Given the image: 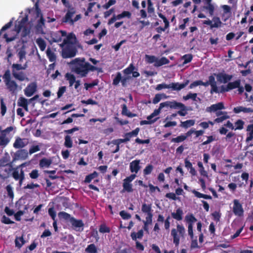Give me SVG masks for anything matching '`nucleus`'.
I'll use <instances>...</instances> for the list:
<instances>
[{
    "label": "nucleus",
    "instance_id": "obj_1",
    "mask_svg": "<svg viewBox=\"0 0 253 253\" xmlns=\"http://www.w3.org/2000/svg\"><path fill=\"white\" fill-rule=\"evenodd\" d=\"M27 18H23L21 21H17L15 23V30L10 31L4 34V38L7 42L13 41L17 34L20 33L21 36L25 37L30 33V24L27 23Z\"/></svg>",
    "mask_w": 253,
    "mask_h": 253
},
{
    "label": "nucleus",
    "instance_id": "obj_2",
    "mask_svg": "<svg viewBox=\"0 0 253 253\" xmlns=\"http://www.w3.org/2000/svg\"><path fill=\"white\" fill-rule=\"evenodd\" d=\"M71 64L72 65V70L81 77H85L89 71H100L101 69L91 65L89 63L85 62L84 58L75 59Z\"/></svg>",
    "mask_w": 253,
    "mask_h": 253
},
{
    "label": "nucleus",
    "instance_id": "obj_3",
    "mask_svg": "<svg viewBox=\"0 0 253 253\" xmlns=\"http://www.w3.org/2000/svg\"><path fill=\"white\" fill-rule=\"evenodd\" d=\"M185 234V229L181 224H177L176 228L171 229V236L173 238V242L175 246H178L180 238H184Z\"/></svg>",
    "mask_w": 253,
    "mask_h": 253
},
{
    "label": "nucleus",
    "instance_id": "obj_4",
    "mask_svg": "<svg viewBox=\"0 0 253 253\" xmlns=\"http://www.w3.org/2000/svg\"><path fill=\"white\" fill-rule=\"evenodd\" d=\"M75 13L76 10L74 8L69 7L65 17L63 19V21L64 22L68 23L71 25H73L75 22L80 20L82 17L81 14H78L74 18H73V16Z\"/></svg>",
    "mask_w": 253,
    "mask_h": 253
},
{
    "label": "nucleus",
    "instance_id": "obj_5",
    "mask_svg": "<svg viewBox=\"0 0 253 253\" xmlns=\"http://www.w3.org/2000/svg\"><path fill=\"white\" fill-rule=\"evenodd\" d=\"M241 81L236 80L233 82L229 83L226 86L223 87V91H228L230 90L238 88V92L239 94L242 93L244 91V88L240 85Z\"/></svg>",
    "mask_w": 253,
    "mask_h": 253
},
{
    "label": "nucleus",
    "instance_id": "obj_6",
    "mask_svg": "<svg viewBox=\"0 0 253 253\" xmlns=\"http://www.w3.org/2000/svg\"><path fill=\"white\" fill-rule=\"evenodd\" d=\"M141 211L146 215L145 224H151L152 222V210L151 205L143 204Z\"/></svg>",
    "mask_w": 253,
    "mask_h": 253
},
{
    "label": "nucleus",
    "instance_id": "obj_7",
    "mask_svg": "<svg viewBox=\"0 0 253 253\" xmlns=\"http://www.w3.org/2000/svg\"><path fill=\"white\" fill-rule=\"evenodd\" d=\"M204 5L201 7L202 11L212 16L216 8L215 5L211 2V0H204Z\"/></svg>",
    "mask_w": 253,
    "mask_h": 253
},
{
    "label": "nucleus",
    "instance_id": "obj_8",
    "mask_svg": "<svg viewBox=\"0 0 253 253\" xmlns=\"http://www.w3.org/2000/svg\"><path fill=\"white\" fill-rule=\"evenodd\" d=\"M131 13L128 11H123L121 13L117 15H114L109 20L108 24L111 25L117 20H120L124 18L129 19L131 17Z\"/></svg>",
    "mask_w": 253,
    "mask_h": 253
},
{
    "label": "nucleus",
    "instance_id": "obj_9",
    "mask_svg": "<svg viewBox=\"0 0 253 253\" xmlns=\"http://www.w3.org/2000/svg\"><path fill=\"white\" fill-rule=\"evenodd\" d=\"M233 212L238 216H242L244 214L243 208L238 200L235 199L233 201Z\"/></svg>",
    "mask_w": 253,
    "mask_h": 253
},
{
    "label": "nucleus",
    "instance_id": "obj_10",
    "mask_svg": "<svg viewBox=\"0 0 253 253\" xmlns=\"http://www.w3.org/2000/svg\"><path fill=\"white\" fill-rule=\"evenodd\" d=\"M37 88V84L36 82L31 83L24 89V94L27 97H31L35 93Z\"/></svg>",
    "mask_w": 253,
    "mask_h": 253
},
{
    "label": "nucleus",
    "instance_id": "obj_11",
    "mask_svg": "<svg viewBox=\"0 0 253 253\" xmlns=\"http://www.w3.org/2000/svg\"><path fill=\"white\" fill-rule=\"evenodd\" d=\"M36 13L37 17L39 18V19H38V24L36 26V31L39 34H45L43 30L44 28L43 19L42 17L40 12L38 10H37Z\"/></svg>",
    "mask_w": 253,
    "mask_h": 253
},
{
    "label": "nucleus",
    "instance_id": "obj_12",
    "mask_svg": "<svg viewBox=\"0 0 253 253\" xmlns=\"http://www.w3.org/2000/svg\"><path fill=\"white\" fill-rule=\"evenodd\" d=\"M160 108L163 109L165 107H169L171 108L177 109L178 108H183L184 105L181 103L176 102L175 101H166L161 103L160 104Z\"/></svg>",
    "mask_w": 253,
    "mask_h": 253
},
{
    "label": "nucleus",
    "instance_id": "obj_13",
    "mask_svg": "<svg viewBox=\"0 0 253 253\" xmlns=\"http://www.w3.org/2000/svg\"><path fill=\"white\" fill-rule=\"evenodd\" d=\"M66 36V32L60 31L51 34L52 40L50 42H59L63 41V38Z\"/></svg>",
    "mask_w": 253,
    "mask_h": 253
},
{
    "label": "nucleus",
    "instance_id": "obj_14",
    "mask_svg": "<svg viewBox=\"0 0 253 253\" xmlns=\"http://www.w3.org/2000/svg\"><path fill=\"white\" fill-rule=\"evenodd\" d=\"M224 106L222 102H219L216 104H212L211 106L206 108V111L208 112H215L221 111V110L224 109Z\"/></svg>",
    "mask_w": 253,
    "mask_h": 253
},
{
    "label": "nucleus",
    "instance_id": "obj_15",
    "mask_svg": "<svg viewBox=\"0 0 253 253\" xmlns=\"http://www.w3.org/2000/svg\"><path fill=\"white\" fill-rule=\"evenodd\" d=\"M5 84L7 89L12 93H16L18 89L20 90L21 89L13 80L8 81Z\"/></svg>",
    "mask_w": 253,
    "mask_h": 253
},
{
    "label": "nucleus",
    "instance_id": "obj_16",
    "mask_svg": "<svg viewBox=\"0 0 253 253\" xmlns=\"http://www.w3.org/2000/svg\"><path fill=\"white\" fill-rule=\"evenodd\" d=\"M70 222L74 228L78 231L83 230L84 223L81 220H77L74 217L70 218Z\"/></svg>",
    "mask_w": 253,
    "mask_h": 253
},
{
    "label": "nucleus",
    "instance_id": "obj_17",
    "mask_svg": "<svg viewBox=\"0 0 253 253\" xmlns=\"http://www.w3.org/2000/svg\"><path fill=\"white\" fill-rule=\"evenodd\" d=\"M218 82L221 83H226L232 78V76L224 73H220L216 75Z\"/></svg>",
    "mask_w": 253,
    "mask_h": 253
},
{
    "label": "nucleus",
    "instance_id": "obj_18",
    "mask_svg": "<svg viewBox=\"0 0 253 253\" xmlns=\"http://www.w3.org/2000/svg\"><path fill=\"white\" fill-rule=\"evenodd\" d=\"M15 159L17 160H25L28 157V152L25 149L17 151L14 154Z\"/></svg>",
    "mask_w": 253,
    "mask_h": 253
},
{
    "label": "nucleus",
    "instance_id": "obj_19",
    "mask_svg": "<svg viewBox=\"0 0 253 253\" xmlns=\"http://www.w3.org/2000/svg\"><path fill=\"white\" fill-rule=\"evenodd\" d=\"M140 161L135 160L132 161L129 164V169L131 172L137 173L141 169Z\"/></svg>",
    "mask_w": 253,
    "mask_h": 253
},
{
    "label": "nucleus",
    "instance_id": "obj_20",
    "mask_svg": "<svg viewBox=\"0 0 253 253\" xmlns=\"http://www.w3.org/2000/svg\"><path fill=\"white\" fill-rule=\"evenodd\" d=\"M28 144V141L27 139L18 137L13 143V147L15 148H21L26 146Z\"/></svg>",
    "mask_w": 253,
    "mask_h": 253
},
{
    "label": "nucleus",
    "instance_id": "obj_21",
    "mask_svg": "<svg viewBox=\"0 0 253 253\" xmlns=\"http://www.w3.org/2000/svg\"><path fill=\"white\" fill-rule=\"evenodd\" d=\"M216 116L217 118L214 120V122L217 123H221L229 118L227 113L223 111L217 112Z\"/></svg>",
    "mask_w": 253,
    "mask_h": 253
},
{
    "label": "nucleus",
    "instance_id": "obj_22",
    "mask_svg": "<svg viewBox=\"0 0 253 253\" xmlns=\"http://www.w3.org/2000/svg\"><path fill=\"white\" fill-rule=\"evenodd\" d=\"M75 35L73 33H70L68 35L66 33V36L63 38L62 45L66 44H72L76 41Z\"/></svg>",
    "mask_w": 253,
    "mask_h": 253
},
{
    "label": "nucleus",
    "instance_id": "obj_23",
    "mask_svg": "<svg viewBox=\"0 0 253 253\" xmlns=\"http://www.w3.org/2000/svg\"><path fill=\"white\" fill-rule=\"evenodd\" d=\"M76 54V51L75 49L64 48L62 50V56L64 58L72 57Z\"/></svg>",
    "mask_w": 253,
    "mask_h": 253
},
{
    "label": "nucleus",
    "instance_id": "obj_24",
    "mask_svg": "<svg viewBox=\"0 0 253 253\" xmlns=\"http://www.w3.org/2000/svg\"><path fill=\"white\" fill-rule=\"evenodd\" d=\"M233 110L235 113H239L240 112H243L244 113H253V109L251 108H247L244 106H237L235 107Z\"/></svg>",
    "mask_w": 253,
    "mask_h": 253
},
{
    "label": "nucleus",
    "instance_id": "obj_25",
    "mask_svg": "<svg viewBox=\"0 0 253 253\" xmlns=\"http://www.w3.org/2000/svg\"><path fill=\"white\" fill-rule=\"evenodd\" d=\"M13 76L16 79L20 81H26L28 82L29 81V78L23 72H13Z\"/></svg>",
    "mask_w": 253,
    "mask_h": 253
},
{
    "label": "nucleus",
    "instance_id": "obj_26",
    "mask_svg": "<svg viewBox=\"0 0 253 253\" xmlns=\"http://www.w3.org/2000/svg\"><path fill=\"white\" fill-rule=\"evenodd\" d=\"M183 212V211L180 209H177L175 212H173L171 213L172 217L178 221H180L182 219Z\"/></svg>",
    "mask_w": 253,
    "mask_h": 253
},
{
    "label": "nucleus",
    "instance_id": "obj_27",
    "mask_svg": "<svg viewBox=\"0 0 253 253\" xmlns=\"http://www.w3.org/2000/svg\"><path fill=\"white\" fill-rule=\"evenodd\" d=\"M18 105L22 107L26 111H28V100L23 97L19 98L17 102Z\"/></svg>",
    "mask_w": 253,
    "mask_h": 253
},
{
    "label": "nucleus",
    "instance_id": "obj_28",
    "mask_svg": "<svg viewBox=\"0 0 253 253\" xmlns=\"http://www.w3.org/2000/svg\"><path fill=\"white\" fill-rule=\"evenodd\" d=\"M188 84V82L185 83H171L169 84L170 88H172L173 90H180L186 86Z\"/></svg>",
    "mask_w": 253,
    "mask_h": 253
},
{
    "label": "nucleus",
    "instance_id": "obj_29",
    "mask_svg": "<svg viewBox=\"0 0 253 253\" xmlns=\"http://www.w3.org/2000/svg\"><path fill=\"white\" fill-rule=\"evenodd\" d=\"M247 137L246 141L249 142L253 139V125H249L247 128Z\"/></svg>",
    "mask_w": 253,
    "mask_h": 253
},
{
    "label": "nucleus",
    "instance_id": "obj_30",
    "mask_svg": "<svg viewBox=\"0 0 253 253\" xmlns=\"http://www.w3.org/2000/svg\"><path fill=\"white\" fill-rule=\"evenodd\" d=\"M211 28H219L221 26L222 22L220 18L216 16H214L211 20Z\"/></svg>",
    "mask_w": 253,
    "mask_h": 253
},
{
    "label": "nucleus",
    "instance_id": "obj_31",
    "mask_svg": "<svg viewBox=\"0 0 253 253\" xmlns=\"http://www.w3.org/2000/svg\"><path fill=\"white\" fill-rule=\"evenodd\" d=\"M169 60L166 57H162L161 58H157V61L154 65L155 67H160L162 65L168 64Z\"/></svg>",
    "mask_w": 253,
    "mask_h": 253
},
{
    "label": "nucleus",
    "instance_id": "obj_32",
    "mask_svg": "<svg viewBox=\"0 0 253 253\" xmlns=\"http://www.w3.org/2000/svg\"><path fill=\"white\" fill-rule=\"evenodd\" d=\"M26 54V50H25V47L24 46H23L18 51V56L19 58V62H22L23 61V59H25Z\"/></svg>",
    "mask_w": 253,
    "mask_h": 253
},
{
    "label": "nucleus",
    "instance_id": "obj_33",
    "mask_svg": "<svg viewBox=\"0 0 253 253\" xmlns=\"http://www.w3.org/2000/svg\"><path fill=\"white\" fill-rule=\"evenodd\" d=\"M52 163V160L46 158L42 159L40 161V166L41 168H48Z\"/></svg>",
    "mask_w": 253,
    "mask_h": 253
},
{
    "label": "nucleus",
    "instance_id": "obj_34",
    "mask_svg": "<svg viewBox=\"0 0 253 253\" xmlns=\"http://www.w3.org/2000/svg\"><path fill=\"white\" fill-rule=\"evenodd\" d=\"M195 121L194 120H189L184 122H181L180 126L184 128H188L194 125Z\"/></svg>",
    "mask_w": 253,
    "mask_h": 253
},
{
    "label": "nucleus",
    "instance_id": "obj_35",
    "mask_svg": "<svg viewBox=\"0 0 253 253\" xmlns=\"http://www.w3.org/2000/svg\"><path fill=\"white\" fill-rule=\"evenodd\" d=\"M65 78L68 81L70 86L73 85L74 84L76 81L75 76L71 73H67L65 75Z\"/></svg>",
    "mask_w": 253,
    "mask_h": 253
},
{
    "label": "nucleus",
    "instance_id": "obj_36",
    "mask_svg": "<svg viewBox=\"0 0 253 253\" xmlns=\"http://www.w3.org/2000/svg\"><path fill=\"white\" fill-rule=\"evenodd\" d=\"M197 165L199 168V172L201 176L208 177V173L207 171L205 169L203 165L201 162H198Z\"/></svg>",
    "mask_w": 253,
    "mask_h": 253
},
{
    "label": "nucleus",
    "instance_id": "obj_37",
    "mask_svg": "<svg viewBox=\"0 0 253 253\" xmlns=\"http://www.w3.org/2000/svg\"><path fill=\"white\" fill-rule=\"evenodd\" d=\"M195 196L198 198H204L205 199H211V197L210 195H208L200 193L195 190L191 191Z\"/></svg>",
    "mask_w": 253,
    "mask_h": 253
},
{
    "label": "nucleus",
    "instance_id": "obj_38",
    "mask_svg": "<svg viewBox=\"0 0 253 253\" xmlns=\"http://www.w3.org/2000/svg\"><path fill=\"white\" fill-rule=\"evenodd\" d=\"M123 191L127 192H131L133 191L132 185L130 183L124 181L123 184Z\"/></svg>",
    "mask_w": 253,
    "mask_h": 253
},
{
    "label": "nucleus",
    "instance_id": "obj_39",
    "mask_svg": "<svg viewBox=\"0 0 253 253\" xmlns=\"http://www.w3.org/2000/svg\"><path fill=\"white\" fill-rule=\"evenodd\" d=\"M9 142L8 137L4 135H0V146L4 147Z\"/></svg>",
    "mask_w": 253,
    "mask_h": 253
},
{
    "label": "nucleus",
    "instance_id": "obj_40",
    "mask_svg": "<svg viewBox=\"0 0 253 253\" xmlns=\"http://www.w3.org/2000/svg\"><path fill=\"white\" fill-rule=\"evenodd\" d=\"M143 235V231L139 230L137 233L132 232L131 233V237L132 240L136 241L137 239H141Z\"/></svg>",
    "mask_w": 253,
    "mask_h": 253
},
{
    "label": "nucleus",
    "instance_id": "obj_41",
    "mask_svg": "<svg viewBox=\"0 0 253 253\" xmlns=\"http://www.w3.org/2000/svg\"><path fill=\"white\" fill-rule=\"evenodd\" d=\"M36 43L38 45L39 48L42 51H43L46 47V43L45 41L41 38H38L36 40Z\"/></svg>",
    "mask_w": 253,
    "mask_h": 253
},
{
    "label": "nucleus",
    "instance_id": "obj_42",
    "mask_svg": "<svg viewBox=\"0 0 253 253\" xmlns=\"http://www.w3.org/2000/svg\"><path fill=\"white\" fill-rule=\"evenodd\" d=\"M139 130V128L137 127L131 132L126 133L125 136L128 139V141H129L131 137L136 136L138 135Z\"/></svg>",
    "mask_w": 253,
    "mask_h": 253
},
{
    "label": "nucleus",
    "instance_id": "obj_43",
    "mask_svg": "<svg viewBox=\"0 0 253 253\" xmlns=\"http://www.w3.org/2000/svg\"><path fill=\"white\" fill-rule=\"evenodd\" d=\"M157 57L153 55H146L145 56V61L149 64H155L157 61Z\"/></svg>",
    "mask_w": 253,
    "mask_h": 253
},
{
    "label": "nucleus",
    "instance_id": "obj_44",
    "mask_svg": "<svg viewBox=\"0 0 253 253\" xmlns=\"http://www.w3.org/2000/svg\"><path fill=\"white\" fill-rule=\"evenodd\" d=\"M245 123L241 120H238L235 123L234 130H241L244 127Z\"/></svg>",
    "mask_w": 253,
    "mask_h": 253
},
{
    "label": "nucleus",
    "instance_id": "obj_45",
    "mask_svg": "<svg viewBox=\"0 0 253 253\" xmlns=\"http://www.w3.org/2000/svg\"><path fill=\"white\" fill-rule=\"evenodd\" d=\"M64 146L67 148H71L73 146V141L69 135L65 137Z\"/></svg>",
    "mask_w": 253,
    "mask_h": 253
},
{
    "label": "nucleus",
    "instance_id": "obj_46",
    "mask_svg": "<svg viewBox=\"0 0 253 253\" xmlns=\"http://www.w3.org/2000/svg\"><path fill=\"white\" fill-rule=\"evenodd\" d=\"M186 139V136L181 134L175 138H172L171 141L174 143H179L184 141Z\"/></svg>",
    "mask_w": 253,
    "mask_h": 253
},
{
    "label": "nucleus",
    "instance_id": "obj_47",
    "mask_svg": "<svg viewBox=\"0 0 253 253\" xmlns=\"http://www.w3.org/2000/svg\"><path fill=\"white\" fill-rule=\"evenodd\" d=\"M16 247L20 248L25 243L22 237H17L15 240Z\"/></svg>",
    "mask_w": 253,
    "mask_h": 253
},
{
    "label": "nucleus",
    "instance_id": "obj_48",
    "mask_svg": "<svg viewBox=\"0 0 253 253\" xmlns=\"http://www.w3.org/2000/svg\"><path fill=\"white\" fill-rule=\"evenodd\" d=\"M47 56L50 62H53L56 59V56L55 54L49 49H47L46 50Z\"/></svg>",
    "mask_w": 253,
    "mask_h": 253
},
{
    "label": "nucleus",
    "instance_id": "obj_49",
    "mask_svg": "<svg viewBox=\"0 0 253 253\" xmlns=\"http://www.w3.org/2000/svg\"><path fill=\"white\" fill-rule=\"evenodd\" d=\"M22 177L21 180H20V183L24 176V172L22 170H21L20 173L17 170H15L13 173V177L16 180H18L20 178V177Z\"/></svg>",
    "mask_w": 253,
    "mask_h": 253
},
{
    "label": "nucleus",
    "instance_id": "obj_50",
    "mask_svg": "<svg viewBox=\"0 0 253 253\" xmlns=\"http://www.w3.org/2000/svg\"><path fill=\"white\" fill-rule=\"evenodd\" d=\"M6 190L9 198L13 199L14 198L13 187L10 185H8L6 187Z\"/></svg>",
    "mask_w": 253,
    "mask_h": 253
},
{
    "label": "nucleus",
    "instance_id": "obj_51",
    "mask_svg": "<svg viewBox=\"0 0 253 253\" xmlns=\"http://www.w3.org/2000/svg\"><path fill=\"white\" fill-rule=\"evenodd\" d=\"M185 220L189 224H191V225H193V224L196 221V218L192 214L190 215H187L185 216Z\"/></svg>",
    "mask_w": 253,
    "mask_h": 253
},
{
    "label": "nucleus",
    "instance_id": "obj_52",
    "mask_svg": "<svg viewBox=\"0 0 253 253\" xmlns=\"http://www.w3.org/2000/svg\"><path fill=\"white\" fill-rule=\"evenodd\" d=\"M162 109L160 108V106H159V109H156L154 111V112L149 116H148L147 118L148 120H151L155 116H158L160 113L161 110Z\"/></svg>",
    "mask_w": 253,
    "mask_h": 253
},
{
    "label": "nucleus",
    "instance_id": "obj_53",
    "mask_svg": "<svg viewBox=\"0 0 253 253\" xmlns=\"http://www.w3.org/2000/svg\"><path fill=\"white\" fill-rule=\"evenodd\" d=\"M85 251L88 253H96V248L94 244H90L87 246Z\"/></svg>",
    "mask_w": 253,
    "mask_h": 253
},
{
    "label": "nucleus",
    "instance_id": "obj_54",
    "mask_svg": "<svg viewBox=\"0 0 253 253\" xmlns=\"http://www.w3.org/2000/svg\"><path fill=\"white\" fill-rule=\"evenodd\" d=\"M134 70V66L132 64H130L127 68L124 70V73L126 76H130Z\"/></svg>",
    "mask_w": 253,
    "mask_h": 253
},
{
    "label": "nucleus",
    "instance_id": "obj_55",
    "mask_svg": "<svg viewBox=\"0 0 253 253\" xmlns=\"http://www.w3.org/2000/svg\"><path fill=\"white\" fill-rule=\"evenodd\" d=\"M0 109L1 115L4 116L6 112V107L2 98L0 99Z\"/></svg>",
    "mask_w": 253,
    "mask_h": 253
},
{
    "label": "nucleus",
    "instance_id": "obj_56",
    "mask_svg": "<svg viewBox=\"0 0 253 253\" xmlns=\"http://www.w3.org/2000/svg\"><path fill=\"white\" fill-rule=\"evenodd\" d=\"M58 216L61 219H70L71 218L70 216V215L65 212H60L58 213Z\"/></svg>",
    "mask_w": 253,
    "mask_h": 253
},
{
    "label": "nucleus",
    "instance_id": "obj_57",
    "mask_svg": "<svg viewBox=\"0 0 253 253\" xmlns=\"http://www.w3.org/2000/svg\"><path fill=\"white\" fill-rule=\"evenodd\" d=\"M122 76L120 72L117 73L116 77L114 79L113 84L114 85H118L120 81H121Z\"/></svg>",
    "mask_w": 253,
    "mask_h": 253
},
{
    "label": "nucleus",
    "instance_id": "obj_58",
    "mask_svg": "<svg viewBox=\"0 0 253 253\" xmlns=\"http://www.w3.org/2000/svg\"><path fill=\"white\" fill-rule=\"evenodd\" d=\"M153 169V167L151 165H149L146 167L143 170V173L145 175H148L151 173Z\"/></svg>",
    "mask_w": 253,
    "mask_h": 253
},
{
    "label": "nucleus",
    "instance_id": "obj_59",
    "mask_svg": "<svg viewBox=\"0 0 253 253\" xmlns=\"http://www.w3.org/2000/svg\"><path fill=\"white\" fill-rule=\"evenodd\" d=\"M97 175L98 173L94 171L92 174L86 176L85 179V182H89L92 179L97 177Z\"/></svg>",
    "mask_w": 253,
    "mask_h": 253
},
{
    "label": "nucleus",
    "instance_id": "obj_60",
    "mask_svg": "<svg viewBox=\"0 0 253 253\" xmlns=\"http://www.w3.org/2000/svg\"><path fill=\"white\" fill-rule=\"evenodd\" d=\"M204 86H208L209 84L211 86H214L215 84L214 78L213 76H210L209 79V81L206 83H204Z\"/></svg>",
    "mask_w": 253,
    "mask_h": 253
},
{
    "label": "nucleus",
    "instance_id": "obj_61",
    "mask_svg": "<svg viewBox=\"0 0 253 253\" xmlns=\"http://www.w3.org/2000/svg\"><path fill=\"white\" fill-rule=\"evenodd\" d=\"M97 84H98V81H94L91 83H89V84L85 83L84 85V87H85V89L88 90L89 88H91L94 87V86L97 85Z\"/></svg>",
    "mask_w": 253,
    "mask_h": 253
},
{
    "label": "nucleus",
    "instance_id": "obj_62",
    "mask_svg": "<svg viewBox=\"0 0 253 253\" xmlns=\"http://www.w3.org/2000/svg\"><path fill=\"white\" fill-rule=\"evenodd\" d=\"M40 150V147L39 145H33L29 149V154L30 155Z\"/></svg>",
    "mask_w": 253,
    "mask_h": 253
},
{
    "label": "nucleus",
    "instance_id": "obj_63",
    "mask_svg": "<svg viewBox=\"0 0 253 253\" xmlns=\"http://www.w3.org/2000/svg\"><path fill=\"white\" fill-rule=\"evenodd\" d=\"M12 67L17 70H25L27 68V65L25 64L22 66L20 64H14Z\"/></svg>",
    "mask_w": 253,
    "mask_h": 253
},
{
    "label": "nucleus",
    "instance_id": "obj_64",
    "mask_svg": "<svg viewBox=\"0 0 253 253\" xmlns=\"http://www.w3.org/2000/svg\"><path fill=\"white\" fill-rule=\"evenodd\" d=\"M164 96V94H157L154 97L153 100V103L155 104L158 103L162 99V97Z\"/></svg>",
    "mask_w": 253,
    "mask_h": 253
}]
</instances>
